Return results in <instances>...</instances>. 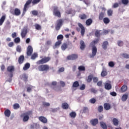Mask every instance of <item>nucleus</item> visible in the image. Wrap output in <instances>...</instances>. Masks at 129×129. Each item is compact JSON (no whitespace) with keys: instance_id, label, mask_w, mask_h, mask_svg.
Here are the masks:
<instances>
[{"instance_id":"obj_19","label":"nucleus","mask_w":129,"mask_h":129,"mask_svg":"<svg viewBox=\"0 0 129 129\" xmlns=\"http://www.w3.org/2000/svg\"><path fill=\"white\" fill-rule=\"evenodd\" d=\"M13 14L15 16H20V15H21V10H20L19 8H15L14 12Z\"/></svg>"},{"instance_id":"obj_58","label":"nucleus","mask_w":129,"mask_h":129,"mask_svg":"<svg viewBox=\"0 0 129 129\" xmlns=\"http://www.w3.org/2000/svg\"><path fill=\"white\" fill-rule=\"evenodd\" d=\"M64 71H65V68L62 67L60 68L58 70V72L59 73H61V72H64Z\"/></svg>"},{"instance_id":"obj_52","label":"nucleus","mask_w":129,"mask_h":129,"mask_svg":"<svg viewBox=\"0 0 129 129\" xmlns=\"http://www.w3.org/2000/svg\"><path fill=\"white\" fill-rule=\"evenodd\" d=\"M34 87L32 86H30L29 87H28L27 88V92H31V91H32V89H33V88Z\"/></svg>"},{"instance_id":"obj_1","label":"nucleus","mask_w":129,"mask_h":129,"mask_svg":"<svg viewBox=\"0 0 129 129\" xmlns=\"http://www.w3.org/2000/svg\"><path fill=\"white\" fill-rule=\"evenodd\" d=\"M40 2H41V0H27L26 3L24 5L23 15H25V14H26V12H27V10L29 9L30 5H31V4H32L33 6H35V5H38V4L40 3Z\"/></svg>"},{"instance_id":"obj_25","label":"nucleus","mask_w":129,"mask_h":129,"mask_svg":"<svg viewBox=\"0 0 129 129\" xmlns=\"http://www.w3.org/2000/svg\"><path fill=\"white\" fill-rule=\"evenodd\" d=\"M6 15H3L0 19V26H2V25L4 24L5 21H6Z\"/></svg>"},{"instance_id":"obj_30","label":"nucleus","mask_w":129,"mask_h":129,"mask_svg":"<svg viewBox=\"0 0 129 129\" xmlns=\"http://www.w3.org/2000/svg\"><path fill=\"white\" fill-rule=\"evenodd\" d=\"M79 18L81 19V20H86L88 17L87 15H86V14H83L79 15Z\"/></svg>"},{"instance_id":"obj_23","label":"nucleus","mask_w":129,"mask_h":129,"mask_svg":"<svg viewBox=\"0 0 129 129\" xmlns=\"http://www.w3.org/2000/svg\"><path fill=\"white\" fill-rule=\"evenodd\" d=\"M105 13L104 12H100L99 14V20L100 21H102V20H103L104 18V15H105Z\"/></svg>"},{"instance_id":"obj_63","label":"nucleus","mask_w":129,"mask_h":129,"mask_svg":"<svg viewBox=\"0 0 129 129\" xmlns=\"http://www.w3.org/2000/svg\"><path fill=\"white\" fill-rule=\"evenodd\" d=\"M80 90H84L85 89V85L83 84L80 88Z\"/></svg>"},{"instance_id":"obj_37","label":"nucleus","mask_w":129,"mask_h":129,"mask_svg":"<svg viewBox=\"0 0 129 129\" xmlns=\"http://www.w3.org/2000/svg\"><path fill=\"white\" fill-rule=\"evenodd\" d=\"M92 78H93V75H89L87 80V82L90 83V82L92 81Z\"/></svg>"},{"instance_id":"obj_24","label":"nucleus","mask_w":129,"mask_h":129,"mask_svg":"<svg viewBox=\"0 0 129 129\" xmlns=\"http://www.w3.org/2000/svg\"><path fill=\"white\" fill-rule=\"evenodd\" d=\"M5 115L7 116V117H10L11 116V110L9 109H6L4 111Z\"/></svg>"},{"instance_id":"obj_18","label":"nucleus","mask_w":129,"mask_h":129,"mask_svg":"<svg viewBox=\"0 0 129 129\" xmlns=\"http://www.w3.org/2000/svg\"><path fill=\"white\" fill-rule=\"evenodd\" d=\"M127 90V86L126 85H123L120 88V92L123 93Z\"/></svg>"},{"instance_id":"obj_26","label":"nucleus","mask_w":129,"mask_h":129,"mask_svg":"<svg viewBox=\"0 0 129 129\" xmlns=\"http://www.w3.org/2000/svg\"><path fill=\"white\" fill-rule=\"evenodd\" d=\"M61 107L63 109H68V108H69V105L66 102L63 103L61 105Z\"/></svg>"},{"instance_id":"obj_54","label":"nucleus","mask_w":129,"mask_h":129,"mask_svg":"<svg viewBox=\"0 0 129 129\" xmlns=\"http://www.w3.org/2000/svg\"><path fill=\"white\" fill-rule=\"evenodd\" d=\"M35 29H36V30H41V25L38 24H36L35 25Z\"/></svg>"},{"instance_id":"obj_41","label":"nucleus","mask_w":129,"mask_h":129,"mask_svg":"<svg viewBox=\"0 0 129 129\" xmlns=\"http://www.w3.org/2000/svg\"><path fill=\"white\" fill-rule=\"evenodd\" d=\"M103 20L104 24H109L110 22V20L107 17L104 18Z\"/></svg>"},{"instance_id":"obj_53","label":"nucleus","mask_w":129,"mask_h":129,"mask_svg":"<svg viewBox=\"0 0 129 129\" xmlns=\"http://www.w3.org/2000/svg\"><path fill=\"white\" fill-rule=\"evenodd\" d=\"M112 13H113V11L112 10H111V9L108 10L107 11L108 16H112Z\"/></svg>"},{"instance_id":"obj_39","label":"nucleus","mask_w":129,"mask_h":129,"mask_svg":"<svg viewBox=\"0 0 129 129\" xmlns=\"http://www.w3.org/2000/svg\"><path fill=\"white\" fill-rule=\"evenodd\" d=\"M70 116L72 118H75L76 117V112L74 111H72L70 113Z\"/></svg>"},{"instance_id":"obj_44","label":"nucleus","mask_w":129,"mask_h":129,"mask_svg":"<svg viewBox=\"0 0 129 129\" xmlns=\"http://www.w3.org/2000/svg\"><path fill=\"white\" fill-rule=\"evenodd\" d=\"M37 57H38V54H37V53H34L32 55L31 59L32 60H35V59H36V58H37Z\"/></svg>"},{"instance_id":"obj_16","label":"nucleus","mask_w":129,"mask_h":129,"mask_svg":"<svg viewBox=\"0 0 129 129\" xmlns=\"http://www.w3.org/2000/svg\"><path fill=\"white\" fill-rule=\"evenodd\" d=\"M80 44L81 50H83L84 49H85V48H86V45H85V43L83 41V40H81Z\"/></svg>"},{"instance_id":"obj_62","label":"nucleus","mask_w":129,"mask_h":129,"mask_svg":"<svg viewBox=\"0 0 129 129\" xmlns=\"http://www.w3.org/2000/svg\"><path fill=\"white\" fill-rule=\"evenodd\" d=\"M12 37L13 39H15V38H16L17 37V33L14 32V33H12Z\"/></svg>"},{"instance_id":"obj_33","label":"nucleus","mask_w":129,"mask_h":129,"mask_svg":"<svg viewBox=\"0 0 129 129\" xmlns=\"http://www.w3.org/2000/svg\"><path fill=\"white\" fill-rule=\"evenodd\" d=\"M107 75V72H106V69H104L101 73V76L102 77H104Z\"/></svg>"},{"instance_id":"obj_31","label":"nucleus","mask_w":129,"mask_h":129,"mask_svg":"<svg viewBox=\"0 0 129 129\" xmlns=\"http://www.w3.org/2000/svg\"><path fill=\"white\" fill-rule=\"evenodd\" d=\"M61 44H62V41L58 40V41L55 42V45L53 46V49H56L57 47H58V46H60Z\"/></svg>"},{"instance_id":"obj_34","label":"nucleus","mask_w":129,"mask_h":129,"mask_svg":"<svg viewBox=\"0 0 129 129\" xmlns=\"http://www.w3.org/2000/svg\"><path fill=\"white\" fill-rule=\"evenodd\" d=\"M112 122L113 123L114 125H115L116 126L118 125L119 121L116 118H114L112 120Z\"/></svg>"},{"instance_id":"obj_15","label":"nucleus","mask_w":129,"mask_h":129,"mask_svg":"<svg viewBox=\"0 0 129 129\" xmlns=\"http://www.w3.org/2000/svg\"><path fill=\"white\" fill-rule=\"evenodd\" d=\"M105 89L106 90H110L111 88H112V86H111V84L110 83H105L104 85Z\"/></svg>"},{"instance_id":"obj_27","label":"nucleus","mask_w":129,"mask_h":129,"mask_svg":"<svg viewBox=\"0 0 129 129\" xmlns=\"http://www.w3.org/2000/svg\"><path fill=\"white\" fill-rule=\"evenodd\" d=\"M101 32V30H97L95 32V36L96 37H97V38H99L101 36V33H100Z\"/></svg>"},{"instance_id":"obj_43","label":"nucleus","mask_w":129,"mask_h":129,"mask_svg":"<svg viewBox=\"0 0 129 129\" xmlns=\"http://www.w3.org/2000/svg\"><path fill=\"white\" fill-rule=\"evenodd\" d=\"M78 70H79V71H85L86 70L85 67L83 66H81L79 67Z\"/></svg>"},{"instance_id":"obj_61","label":"nucleus","mask_w":129,"mask_h":129,"mask_svg":"<svg viewBox=\"0 0 129 129\" xmlns=\"http://www.w3.org/2000/svg\"><path fill=\"white\" fill-rule=\"evenodd\" d=\"M17 51L19 52V53H21L22 52V48L20 46H17L16 48Z\"/></svg>"},{"instance_id":"obj_22","label":"nucleus","mask_w":129,"mask_h":129,"mask_svg":"<svg viewBox=\"0 0 129 129\" xmlns=\"http://www.w3.org/2000/svg\"><path fill=\"white\" fill-rule=\"evenodd\" d=\"M7 71L8 72H10V73H13V72L15 71V67L13 66H9L7 68Z\"/></svg>"},{"instance_id":"obj_42","label":"nucleus","mask_w":129,"mask_h":129,"mask_svg":"<svg viewBox=\"0 0 129 129\" xmlns=\"http://www.w3.org/2000/svg\"><path fill=\"white\" fill-rule=\"evenodd\" d=\"M128 0H121V4L124 5V6H126L128 5Z\"/></svg>"},{"instance_id":"obj_28","label":"nucleus","mask_w":129,"mask_h":129,"mask_svg":"<svg viewBox=\"0 0 129 129\" xmlns=\"http://www.w3.org/2000/svg\"><path fill=\"white\" fill-rule=\"evenodd\" d=\"M93 21L91 19V18H89L86 21V26H90Z\"/></svg>"},{"instance_id":"obj_17","label":"nucleus","mask_w":129,"mask_h":129,"mask_svg":"<svg viewBox=\"0 0 129 129\" xmlns=\"http://www.w3.org/2000/svg\"><path fill=\"white\" fill-rule=\"evenodd\" d=\"M90 123H91V124L92 125L95 126V125H96V124H97V123H98V119L95 118V119H92L90 121Z\"/></svg>"},{"instance_id":"obj_60","label":"nucleus","mask_w":129,"mask_h":129,"mask_svg":"<svg viewBox=\"0 0 129 129\" xmlns=\"http://www.w3.org/2000/svg\"><path fill=\"white\" fill-rule=\"evenodd\" d=\"M93 78V82H94V83H96L98 82V78L96 77H94Z\"/></svg>"},{"instance_id":"obj_32","label":"nucleus","mask_w":129,"mask_h":129,"mask_svg":"<svg viewBox=\"0 0 129 129\" xmlns=\"http://www.w3.org/2000/svg\"><path fill=\"white\" fill-rule=\"evenodd\" d=\"M100 126L103 129H107V125L106 124L104 123L103 121H101L100 122Z\"/></svg>"},{"instance_id":"obj_46","label":"nucleus","mask_w":129,"mask_h":129,"mask_svg":"<svg viewBox=\"0 0 129 129\" xmlns=\"http://www.w3.org/2000/svg\"><path fill=\"white\" fill-rule=\"evenodd\" d=\"M121 56L123 58H125L126 59H128L129 58V54L125 53H122Z\"/></svg>"},{"instance_id":"obj_5","label":"nucleus","mask_w":129,"mask_h":129,"mask_svg":"<svg viewBox=\"0 0 129 129\" xmlns=\"http://www.w3.org/2000/svg\"><path fill=\"white\" fill-rule=\"evenodd\" d=\"M51 60V57L49 56H44L41 59L38 60L36 62L37 65H41L43 64H46V63H48L49 61Z\"/></svg>"},{"instance_id":"obj_51","label":"nucleus","mask_w":129,"mask_h":129,"mask_svg":"<svg viewBox=\"0 0 129 129\" xmlns=\"http://www.w3.org/2000/svg\"><path fill=\"white\" fill-rule=\"evenodd\" d=\"M14 42L16 43H20V42H21V38H20V37H16L14 39Z\"/></svg>"},{"instance_id":"obj_64","label":"nucleus","mask_w":129,"mask_h":129,"mask_svg":"<svg viewBox=\"0 0 129 129\" xmlns=\"http://www.w3.org/2000/svg\"><path fill=\"white\" fill-rule=\"evenodd\" d=\"M43 105L44 106H50V103L47 102H43Z\"/></svg>"},{"instance_id":"obj_12","label":"nucleus","mask_w":129,"mask_h":129,"mask_svg":"<svg viewBox=\"0 0 129 129\" xmlns=\"http://www.w3.org/2000/svg\"><path fill=\"white\" fill-rule=\"evenodd\" d=\"M27 34H28V29H27V28H24L21 34L22 38L23 39L26 38Z\"/></svg>"},{"instance_id":"obj_38","label":"nucleus","mask_w":129,"mask_h":129,"mask_svg":"<svg viewBox=\"0 0 129 129\" xmlns=\"http://www.w3.org/2000/svg\"><path fill=\"white\" fill-rule=\"evenodd\" d=\"M128 97V95L127 94L123 95L122 97H121L122 101H126V99H127Z\"/></svg>"},{"instance_id":"obj_40","label":"nucleus","mask_w":129,"mask_h":129,"mask_svg":"<svg viewBox=\"0 0 129 129\" xmlns=\"http://www.w3.org/2000/svg\"><path fill=\"white\" fill-rule=\"evenodd\" d=\"M119 5H121V2H119V3H115L113 4L112 8L113 9H116V8H118V7H119Z\"/></svg>"},{"instance_id":"obj_57","label":"nucleus","mask_w":129,"mask_h":129,"mask_svg":"<svg viewBox=\"0 0 129 129\" xmlns=\"http://www.w3.org/2000/svg\"><path fill=\"white\" fill-rule=\"evenodd\" d=\"M90 103L94 104L96 102V100L94 98H92L89 100Z\"/></svg>"},{"instance_id":"obj_59","label":"nucleus","mask_w":129,"mask_h":129,"mask_svg":"<svg viewBox=\"0 0 129 129\" xmlns=\"http://www.w3.org/2000/svg\"><path fill=\"white\" fill-rule=\"evenodd\" d=\"M83 112H84V113H85V112H87L89 111V110L88 109V108H87L86 107H84L83 108Z\"/></svg>"},{"instance_id":"obj_50","label":"nucleus","mask_w":129,"mask_h":129,"mask_svg":"<svg viewBox=\"0 0 129 129\" xmlns=\"http://www.w3.org/2000/svg\"><path fill=\"white\" fill-rule=\"evenodd\" d=\"M31 13L33 16H38V15H39L38 11L37 10H33L31 12Z\"/></svg>"},{"instance_id":"obj_20","label":"nucleus","mask_w":129,"mask_h":129,"mask_svg":"<svg viewBox=\"0 0 129 129\" xmlns=\"http://www.w3.org/2000/svg\"><path fill=\"white\" fill-rule=\"evenodd\" d=\"M104 108L105 109V110H109V109L111 108V106L109 103H105L104 104Z\"/></svg>"},{"instance_id":"obj_48","label":"nucleus","mask_w":129,"mask_h":129,"mask_svg":"<svg viewBox=\"0 0 129 129\" xmlns=\"http://www.w3.org/2000/svg\"><path fill=\"white\" fill-rule=\"evenodd\" d=\"M62 24H63V21L62 20V19H59L58 20H57V25L60 26V27H61Z\"/></svg>"},{"instance_id":"obj_3","label":"nucleus","mask_w":129,"mask_h":129,"mask_svg":"<svg viewBox=\"0 0 129 129\" xmlns=\"http://www.w3.org/2000/svg\"><path fill=\"white\" fill-rule=\"evenodd\" d=\"M37 70L38 71H40V72H48L49 70H50V66L48 64H41L39 65L37 67Z\"/></svg>"},{"instance_id":"obj_8","label":"nucleus","mask_w":129,"mask_h":129,"mask_svg":"<svg viewBox=\"0 0 129 129\" xmlns=\"http://www.w3.org/2000/svg\"><path fill=\"white\" fill-rule=\"evenodd\" d=\"M20 117L23 118L22 120L23 122H27V121H28L29 119H30V117L28 115H26V113H23L20 115Z\"/></svg>"},{"instance_id":"obj_7","label":"nucleus","mask_w":129,"mask_h":129,"mask_svg":"<svg viewBox=\"0 0 129 129\" xmlns=\"http://www.w3.org/2000/svg\"><path fill=\"white\" fill-rule=\"evenodd\" d=\"M69 46H70V48H72V43H63L61 46V49L62 51H65L68 48Z\"/></svg>"},{"instance_id":"obj_49","label":"nucleus","mask_w":129,"mask_h":129,"mask_svg":"<svg viewBox=\"0 0 129 129\" xmlns=\"http://www.w3.org/2000/svg\"><path fill=\"white\" fill-rule=\"evenodd\" d=\"M98 110L99 112H102L103 111V106H99L98 107Z\"/></svg>"},{"instance_id":"obj_11","label":"nucleus","mask_w":129,"mask_h":129,"mask_svg":"<svg viewBox=\"0 0 129 129\" xmlns=\"http://www.w3.org/2000/svg\"><path fill=\"white\" fill-rule=\"evenodd\" d=\"M39 120L42 122L43 123H47L48 122V119L46 117H44L43 116H41L38 117Z\"/></svg>"},{"instance_id":"obj_47","label":"nucleus","mask_w":129,"mask_h":129,"mask_svg":"<svg viewBox=\"0 0 129 129\" xmlns=\"http://www.w3.org/2000/svg\"><path fill=\"white\" fill-rule=\"evenodd\" d=\"M117 45L119 46V47H122V46H123V41L121 40L118 41Z\"/></svg>"},{"instance_id":"obj_55","label":"nucleus","mask_w":129,"mask_h":129,"mask_svg":"<svg viewBox=\"0 0 129 129\" xmlns=\"http://www.w3.org/2000/svg\"><path fill=\"white\" fill-rule=\"evenodd\" d=\"M108 66L109 67H114V62H113V61H110L108 63Z\"/></svg>"},{"instance_id":"obj_2","label":"nucleus","mask_w":129,"mask_h":129,"mask_svg":"<svg viewBox=\"0 0 129 129\" xmlns=\"http://www.w3.org/2000/svg\"><path fill=\"white\" fill-rule=\"evenodd\" d=\"M99 41V39L97 38L90 43V46H93V47L92 48V54H90V58H94L96 56V54H97V48L94 45L95 44H97Z\"/></svg>"},{"instance_id":"obj_21","label":"nucleus","mask_w":129,"mask_h":129,"mask_svg":"<svg viewBox=\"0 0 129 129\" xmlns=\"http://www.w3.org/2000/svg\"><path fill=\"white\" fill-rule=\"evenodd\" d=\"M108 46V41H105L103 42L102 44V47L104 49V50H106L107 49V46Z\"/></svg>"},{"instance_id":"obj_10","label":"nucleus","mask_w":129,"mask_h":129,"mask_svg":"<svg viewBox=\"0 0 129 129\" xmlns=\"http://www.w3.org/2000/svg\"><path fill=\"white\" fill-rule=\"evenodd\" d=\"M68 60H76L78 58V54H73L67 57Z\"/></svg>"},{"instance_id":"obj_4","label":"nucleus","mask_w":129,"mask_h":129,"mask_svg":"<svg viewBox=\"0 0 129 129\" xmlns=\"http://www.w3.org/2000/svg\"><path fill=\"white\" fill-rule=\"evenodd\" d=\"M52 14L54 17H57L59 19L61 18V12L57 6L52 7Z\"/></svg>"},{"instance_id":"obj_45","label":"nucleus","mask_w":129,"mask_h":129,"mask_svg":"<svg viewBox=\"0 0 129 129\" xmlns=\"http://www.w3.org/2000/svg\"><path fill=\"white\" fill-rule=\"evenodd\" d=\"M13 108L14 109H18V108H20V104L18 103H15L13 105Z\"/></svg>"},{"instance_id":"obj_9","label":"nucleus","mask_w":129,"mask_h":129,"mask_svg":"<svg viewBox=\"0 0 129 129\" xmlns=\"http://www.w3.org/2000/svg\"><path fill=\"white\" fill-rule=\"evenodd\" d=\"M26 54L27 56H31L33 54V47L31 45H29L27 47Z\"/></svg>"},{"instance_id":"obj_13","label":"nucleus","mask_w":129,"mask_h":129,"mask_svg":"<svg viewBox=\"0 0 129 129\" xmlns=\"http://www.w3.org/2000/svg\"><path fill=\"white\" fill-rule=\"evenodd\" d=\"M18 63L20 65L24 63V61H25V56L24 55H21L18 58Z\"/></svg>"},{"instance_id":"obj_35","label":"nucleus","mask_w":129,"mask_h":129,"mask_svg":"<svg viewBox=\"0 0 129 129\" xmlns=\"http://www.w3.org/2000/svg\"><path fill=\"white\" fill-rule=\"evenodd\" d=\"M79 87V82L78 81H75L74 82L72 85L73 88H76V87Z\"/></svg>"},{"instance_id":"obj_36","label":"nucleus","mask_w":129,"mask_h":129,"mask_svg":"<svg viewBox=\"0 0 129 129\" xmlns=\"http://www.w3.org/2000/svg\"><path fill=\"white\" fill-rule=\"evenodd\" d=\"M63 39H64V36H63V35L62 34L58 35L57 37V41H60L62 42V41H63Z\"/></svg>"},{"instance_id":"obj_29","label":"nucleus","mask_w":129,"mask_h":129,"mask_svg":"<svg viewBox=\"0 0 129 129\" xmlns=\"http://www.w3.org/2000/svg\"><path fill=\"white\" fill-rule=\"evenodd\" d=\"M30 66H31V65L30 64V63L27 62L26 63H25V64L23 67V70L24 71H26V70H28V69L30 68Z\"/></svg>"},{"instance_id":"obj_56","label":"nucleus","mask_w":129,"mask_h":129,"mask_svg":"<svg viewBox=\"0 0 129 129\" xmlns=\"http://www.w3.org/2000/svg\"><path fill=\"white\" fill-rule=\"evenodd\" d=\"M25 115H28L29 116V115H32V113H33V111H28L25 113Z\"/></svg>"},{"instance_id":"obj_14","label":"nucleus","mask_w":129,"mask_h":129,"mask_svg":"<svg viewBox=\"0 0 129 129\" xmlns=\"http://www.w3.org/2000/svg\"><path fill=\"white\" fill-rule=\"evenodd\" d=\"M20 79L21 80H23L24 82L28 81V75L26 74H23L20 76Z\"/></svg>"},{"instance_id":"obj_6","label":"nucleus","mask_w":129,"mask_h":129,"mask_svg":"<svg viewBox=\"0 0 129 129\" xmlns=\"http://www.w3.org/2000/svg\"><path fill=\"white\" fill-rule=\"evenodd\" d=\"M78 26L81 29V35L82 37H84L85 34V27L80 23H78Z\"/></svg>"}]
</instances>
